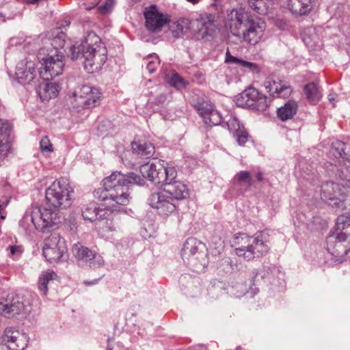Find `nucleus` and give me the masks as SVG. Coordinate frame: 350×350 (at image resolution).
<instances>
[{
	"instance_id": "nucleus-1",
	"label": "nucleus",
	"mask_w": 350,
	"mask_h": 350,
	"mask_svg": "<svg viewBox=\"0 0 350 350\" xmlns=\"http://www.w3.org/2000/svg\"><path fill=\"white\" fill-rule=\"evenodd\" d=\"M129 184L143 185L144 180L140 176L131 172L128 174L120 172H113L103 180V189L94 191V196L101 200L98 206L94 202H90L81 208V215L84 220L99 221L107 218V211H118L120 206H126L129 202Z\"/></svg>"
},
{
	"instance_id": "nucleus-2",
	"label": "nucleus",
	"mask_w": 350,
	"mask_h": 350,
	"mask_svg": "<svg viewBox=\"0 0 350 350\" xmlns=\"http://www.w3.org/2000/svg\"><path fill=\"white\" fill-rule=\"evenodd\" d=\"M227 26L232 35L239 40L255 45L263 36L265 23L252 16L245 8H237L228 14Z\"/></svg>"
},
{
	"instance_id": "nucleus-3",
	"label": "nucleus",
	"mask_w": 350,
	"mask_h": 350,
	"mask_svg": "<svg viewBox=\"0 0 350 350\" xmlns=\"http://www.w3.org/2000/svg\"><path fill=\"white\" fill-rule=\"evenodd\" d=\"M107 49L100 38L90 33L80 44L70 48V56L72 60L83 58L84 68L93 73L98 71L107 60Z\"/></svg>"
},
{
	"instance_id": "nucleus-4",
	"label": "nucleus",
	"mask_w": 350,
	"mask_h": 350,
	"mask_svg": "<svg viewBox=\"0 0 350 350\" xmlns=\"http://www.w3.org/2000/svg\"><path fill=\"white\" fill-rule=\"evenodd\" d=\"M327 250L333 256L347 252L350 244V215H341L336 219L334 231L326 239Z\"/></svg>"
},
{
	"instance_id": "nucleus-5",
	"label": "nucleus",
	"mask_w": 350,
	"mask_h": 350,
	"mask_svg": "<svg viewBox=\"0 0 350 350\" xmlns=\"http://www.w3.org/2000/svg\"><path fill=\"white\" fill-rule=\"evenodd\" d=\"M72 192V188L65 180L54 181L46 190V206L43 208L55 212L58 216L59 224L61 222V215L58 208H66L70 206V193Z\"/></svg>"
},
{
	"instance_id": "nucleus-6",
	"label": "nucleus",
	"mask_w": 350,
	"mask_h": 350,
	"mask_svg": "<svg viewBox=\"0 0 350 350\" xmlns=\"http://www.w3.org/2000/svg\"><path fill=\"white\" fill-rule=\"evenodd\" d=\"M58 224V216L55 212L35 207L30 215H25L21 219L19 226L25 233L31 232L33 228L45 232L49 228Z\"/></svg>"
},
{
	"instance_id": "nucleus-7",
	"label": "nucleus",
	"mask_w": 350,
	"mask_h": 350,
	"mask_svg": "<svg viewBox=\"0 0 350 350\" xmlns=\"http://www.w3.org/2000/svg\"><path fill=\"white\" fill-rule=\"evenodd\" d=\"M207 255L206 245L193 237L186 240L181 252L183 260L197 272L207 266Z\"/></svg>"
},
{
	"instance_id": "nucleus-8",
	"label": "nucleus",
	"mask_w": 350,
	"mask_h": 350,
	"mask_svg": "<svg viewBox=\"0 0 350 350\" xmlns=\"http://www.w3.org/2000/svg\"><path fill=\"white\" fill-rule=\"evenodd\" d=\"M139 172L144 178H148L155 185L162 186L166 181L174 180L177 177L175 167L161 160L147 162L142 165Z\"/></svg>"
},
{
	"instance_id": "nucleus-9",
	"label": "nucleus",
	"mask_w": 350,
	"mask_h": 350,
	"mask_svg": "<svg viewBox=\"0 0 350 350\" xmlns=\"http://www.w3.org/2000/svg\"><path fill=\"white\" fill-rule=\"evenodd\" d=\"M350 193L343 183L327 181L321 185V198L332 207L340 210L347 209L345 196Z\"/></svg>"
},
{
	"instance_id": "nucleus-10",
	"label": "nucleus",
	"mask_w": 350,
	"mask_h": 350,
	"mask_svg": "<svg viewBox=\"0 0 350 350\" xmlns=\"http://www.w3.org/2000/svg\"><path fill=\"white\" fill-rule=\"evenodd\" d=\"M64 55L57 48H53L46 57H42V67L39 73L40 77L44 81L53 79L55 77L60 75L64 67Z\"/></svg>"
},
{
	"instance_id": "nucleus-11",
	"label": "nucleus",
	"mask_w": 350,
	"mask_h": 350,
	"mask_svg": "<svg viewBox=\"0 0 350 350\" xmlns=\"http://www.w3.org/2000/svg\"><path fill=\"white\" fill-rule=\"evenodd\" d=\"M236 103L241 107H248L258 111H265L269 106L267 97L258 90L249 87L237 97Z\"/></svg>"
},
{
	"instance_id": "nucleus-12",
	"label": "nucleus",
	"mask_w": 350,
	"mask_h": 350,
	"mask_svg": "<svg viewBox=\"0 0 350 350\" xmlns=\"http://www.w3.org/2000/svg\"><path fill=\"white\" fill-rule=\"evenodd\" d=\"M148 201L151 207L157 209V213L164 217L174 213L178 206V202L163 189L152 191Z\"/></svg>"
},
{
	"instance_id": "nucleus-13",
	"label": "nucleus",
	"mask_w": 350,
	"mask_h": 350,
	"mask_svg": "<svg viewBox=\"0 0 350 350\" xmlns=\"http://www.w3.org/2000/svg\"><path fill=\"white\" fill-rule=\"evenodd\" d=\"M66 251L65 241L61 238L59 234H51L45 239L42 253L45 258L51 263L59 261Z\"/></svg>"
},
{
	"instance_id": "nucleus-14",
	"label": "nucleus",
	"mask_w": 350,
	"mask_h": 350,
	"mask_svg": "<svg viewBox=\"0 0 350 350\" xmlns=\"http://www.w3.org/2000/svg\"><path fill=\"white\" fill-rule=\"evenodd\" d=\"M31 311L29 303H25L23 297L9 295L3 301L0 302V314L5 317H13L16 315H27Z\"/></svg>"
},
{
	"instance_id": "nucleus-15",
	"label": "nucleus",
	"mask_w": 350,
	"mask_h": 350,
	"mask_svg": "<svg viewBox=\"0 0 350 350\" xmlns=\"http://www.w3.org/2000/svg\"><path fill=\"white\" fill-rule=\"evenodd\" d=\"M72 252L79 263L92 268H98L104 264V260L100 254L90 250L79 242L73 244Z\"/></svg>"
},
{
	"instance_id": "nucleus-16",
	"label": "nucleus",
	"mask_w": 350,
	"mask_h": 350,
	"mask_svg": "<svg viewBox=\"0 0 350 350\" xmlns=\"http://www.w3.org/2000/svg\"><path fill=\"white\" fill-rule=\"evenodd\" d=\"M215 16L211 13H201L191 22V29L198 38L212 36L215 30Z\"/></svg>"
},
{
	"instance_id": "nucleus-17",
	"label": "nucleus",
	"mask_w": 350,
	"mask_h": 350,
	"mask_svg": "<svg viewBox=\"0 0 350 350\" xmlns=\"http://www.w3.org/2000/svg\"><path fill=\"white\" fill-rule=\"evenodd\" d=\"M74 96L79 107L90 109L99 105L100 92L96 88L83 85L75 92Z\"/></svg>"
},
{
	"instance_id": "nucleus-18",
	"label": "nucleus",
	"mask_w": 350,
	"mask_h": 350,
	"mask_svg": "<svg viewBox=\"0 0 350 350\" xmlns=\"http://www.w3.org/2000/svg\"><path fill=\"white\" fill-rule=\"evenodd\" d=\"M144 16L146 29L153 33L160 31L163 25L168 22V18L159 12L156 5L145 8Z\"/></svg>"
},
{
	"instance_id": "nucleus-19",
	"label": "nucleus",
	"mask_w": 350,
	"mask_h": 350,
	"mask_svg": "<svg viewBox=\"0 0 350 350\" xmlns=\"http://www.w3.org/2000/svg\"><path fill=\"white\" fill-rule=\"evenodd\" d=\"M269 250L268 245L260 238L258 235L252 237L247 250H239V257H243L247 260H251L254 258H260L266 255Z\"/></svg>"
},
{
	"instance_id": "nucleus-20",
	"label": "nucleus",
	"mask_w": 350,
	"mask_h": 350,
	"mask_svg": "<svg viewBox=\"0 0 350 350\" xmlns=\"http://www.w3.org/2000/svg\"><path fill=\"white\" fill-rule=\"evenodd\" d=\"M36 73L35 63L27 59L20 61L16 67L15 75L20 83H29L35 78Z\"/></svg>"
},
{
	"instance_id": "nucleus-21",
	"label": "nucleus",
	"mask_w": 350,
	"mask_h": 350,
	"mask_svg": "<svg viewBox=\"0 0 350 350\" xmlns=\"http://www.w3.org/2000/svg\"><path fill=\"white\" fill-rule=\"evenodd\" d=\"M163 191L169 196H172L177 202L179 200L186 199L189 196L187 187L182 182L176 180V178L170 181H166Z\"/></svg>"
},
{
	"instance_id": "nucleus-22",
	"label": "nucleus",
	"mask_w": 350,
	"mask_h": 350,
	"mask_svg": "<svg viewBox=\"0 0 350 350\" xmlns=\"http://www.w3.org/2000/svg\"><path fill=\"white\" fill-rule=\"evenodd\" d=\"M228 129L240 146H244L248 140V133L236 117H230L227 121Z\"/></svg>"
},
{
	"instance_id": "nucleus-23",
	"label": "nucleus",
	"mask_w": 350,
	"mask_h": 350,
	"mask_svg": "<svg viewBox=\"0 0 350 350\" xmlns=\"http://www.w3.org/2000/svg\"><path fill=\"white\" fill-rule=\"evenodd\" d=\"M225 62L234 65L245 72L258 73L260 71L258 64L236 57L231 55L228 50L226 53Z\"/></svg>"
},
{
	"instance_id": "nucleus-24",
	"label": "nucleus",
	"mask_w": 350,
	"mask_h": 350,
	"mask_svg": "<svg viewBox=\"0 0 350 350\" xmlns=\"http://www.w3.org/2000/svg\"><path fill=\"white\" fill-rule=\"evenodd\" d=\"M319 0H289L290 11L299 16L308 14Z\"/></svg>"
},
{
	"instance_id": "nucleus-25",
	"label": "nucleus",
	"mask_w": 350,
	"mask_h": 350,
	"mask_svg": "<svg viewBox=\"0 0 350 350\" xmlns=\"http://www.w3.org/2000/svg\"><path fill=\"white\" fill-rule=\"evenodd\" d=\"M233 185L237 188L240 193H244L249 191L250 188L254 184L252 174L248 171H240L233 178Z\"/></svg>"
},
{
	"instance_id": "nucleus-26",
	"label": "nucleus",
	"mask_w": 350,
	"mask_h": 350,
	"mask_svg": "<svg viewBox=\"0 0 350 350\" xmlns=\"http://www.w3.org/2000/svg\"><path fill=\"white\" fill-rule=\"evenodd\" d=\"M7 337V347L9 350H24L27 346V336L23 333L12 332Z\"/></svg>"
},
{
	"instance_id": "nucleus-27",
	"label": "nucleus",
	"mask_w": 350,
	"mask_h": 350,
	"mask_svg": "<svg viewBox=\"0 0 350 350\" xmlns=\"http://www.w3.org/2000/svg\"><path fill=\"white\" fill-rule=\"evenodd\" d=\"M265 88L268 90L271 95L276 97L286 98L291 95L293 89L289 85H282L275 81H266L265 83Z\"/></svg>"
},
{
	"instance_id": "nucleus-28",
	"label": "nucleus",
	"mask_w": 350,
	"mask_h": 350,
	"mask_svg": "<svg viewBox=\"0 0 350 350\" xmlns=\"http://www.w3.org/2000/svg\"><path fill=\"white\" fill-rule=\"evenodd\" d=\"M336 169L335 176L338 177L345 185L350 189V161H339L338 165L333 167Z\"/></svg>"
},
{
	"instance_id": "nucleus-29",
	"label": "nucleus",
	"mask_w": 350,
	"mask_h": 350,
	"mask_svg": "<svg viewBox=\"0 0 350 350\" xmlns=\"http://www.w3.org/2000/svg\"><path fill=\"white\" fill-rule=\"evenodd\" d=\"M38 94L44 102L49 101L51 98H55L59 92V86L56 83H45L43 86H40Z\"/></svg>"
},
{
	"instance_id": "nucleus-30",
	"label": "nucleus",
	"mask_w": 350,
	"mask_h": 350,
	"mask_svg": "<svg viewBox=\"0 0 350 350\" xmlns=\"http://www.w3.org/2000/svg\"><path fill=\"white\" fill-rule=\"evenodd\" d=\"M133 150L139 157L150 158L154 153V146L151 143L138 142L131 144Z\"/></svg>"
},
{
	"instance_id": "nucleus-31",
	"label": "nucleus",
	"mask_w": 350,
	"mask_h": 350,
	"mask_svg": "<svg viewBox=\"0 0 350 350\" xmlns=\"http://www.w3.org/2000/svg\"><path fill=\"white\" fill-rule=\"evenodd\" d=\"M297 104L294 100L288 101L283 107L278 109V117L282 121L291 119L297 113Z\"/></svg>"
},
{
	"instance_id": "nucleus-32",
	"label": "nucleus",
	"mask_w": 350,
	"mask_h": 350,
	"mask_svg": "<svg viewBox=\"0 0 350 350\" xmlns=\"http://www.w3.org/2000/svg\"><path fill=\"white\" fill-rule=\"evenodd\" d=\"M10 129L8 122L0 121V161L4 159L8 152L9 146L3 142L9 136Z\"/></svg>"
},
{
	"instance_id": "nucleus-33",
	"label": "nucleus",
	"mask_w": 350,
	"mask_h": 350,
	"mask_svg": "<svg viewBox=\"0 0 350 350\" xmlns=\"http://www.w3.org/2000/svg\"><path fill=\"white\" fill-rule=\"evenodd\" d=\"M304 92L307 100L314 104L318 103L321 97L319 87L314 82L307 84L304 88Z\"/></svg>"
},
{
	"instance_id": "nucleus-34",
	"label": "nucleus",
	"mask_w": 350,
	"mask_h": 350,
	"mask_svg": "<svg viewBox=\"0 0 350 350\" xmlns=\"http://www.w3.org/2000/svg\"><path fill=\"white\" fill-rule=\"evenodd\" d=\"M252 237H250L245 233H239L234 235L232 243L235 246H239L236 247L234 250L235 254L238 256H239V253L238 252V250H247V248L250 243V239H252Z\"/></svg>"
},
{
	"instance_id": "nucleus-35",
	"label": "nucleus",
	"mask_w": 350,
	"mask_h": 350,
	"mask_svg": "<svg viewBox=\"0 0 350 350\" xmlns=\"http://www.w3.org/2000/svg\"><path fill=\"white\" fill-rule=\"evenodd\" d=\"M56 276V274L52 271H46L42 272L38 280V288L40 291L46 295L48 292V283Z\"/></svg>"
},
{
	"instance_id": "nucleus-36",
	"label": "nucleus",
	"mask_w": 350,
	"mask_h": 350,
	"mask_svg": "<svg viewBox=\"0 0 350 350\" xmlns=\"http://www.w3.org/2000/svg\"><path fill=\"white\" fill-rule=\"evenodd\" d=\"M195 108L203 119L215 109L211 103L204 100H198L195 105Z\"/></svg>"
},
{
	"instance_id": "nucleus-37",
	"label": "nucleus",
	"mask_w": 350,
	"mask_h": 350,
	"mask_svg": "<svg viewBox=\"0 0 350 350\" xmlns=\"http://www.w3.org/2000/svg\"><path fill=\"white\" fill-rule=\"evenodd\" d=\"M249 7L256 13L262 14L267 11L265 0H247Z\"/></svg>"
},
{
	"instance_id": "nucleus-38",
	"label": "nucleus",
	"mask_w": 350,
	"mask_h": 350,
	"mask_svg": "<svg viewBox=\"0 0 350 350\" xmlns=\"http://www.w3.org/2000/svg\"><path fill=\"white\" fill-rule=\"evenodd\" d=\"M203 120L204 123L209 126L218 125L221 122V117L217 110L213 109L212 112H211L208 116H205Z\"/></svg>"
},
{
	"instance_id": "nucleus-39",
	"label": "nucleus",
	"mask_w": 350,
	"mask_h": 350,
	"mask_svg": "<svg viewBox=\"0 0 350 350\" xmlns=\"http://www.w3.org/2000/svg\"><path fill=\"white\" fill-rule=\"evenodd\" d=\"M345 144L342 142H336L332 144V151L333 152V154L336 158L342 159L344 160L345 153Z\"/></svg>"
},
{
	"instance_id": "nucleus-40",
	"label": "nucleus",
	"mask_w": 350,
	"mask_h": 350,
	"mask_svg": "<svg viewBox=\"0 0 350 350\" xmlns=\"http://www.w3.org/2000/svg\"><path fill=\"white\" fill-rule=\"evenodd\" d=\"M106 216L107 218H103L102 219L100 226L99 224V221L97 222L96 225H98L99 228H101L103 232H109L116 230V226H114L113 221L108 218L109 214L107 212Z\"/></svg>"
},
{
	"instance_id": "nucleus-41",
	"label": "nucleus",
	"mask_w": 350,
	"mask_h": 350,
	"mask_svg": "<svg viewBox=\"0 0 350 350\" xmlns=\"http://www.w3.org/2000/svg\"><path fill=\"white\" fill-rule=\"evenodd\" d=\"M146 60H147L146 68H147L149 73L152 74L156 70L157 66H159V64L160 63L159 57L155 54H153V55H150L148 56L146 58Z\"/></svg>"
},
{
	"instance_id": "nucleus-42",
	"label": "nucleus",
	"mask_w": 350,
	"mask_h": 350,
	"mask_svg": "<svg viewBox=\"0 0 350 350\" xmlns=\"http://www.w3.org/2000/svg\"><path fill=\"white\" fill-rule=\"evenodd\" d=\"M170 84L175 87L177 89H180L182 88L185 87L186 82L184 81V79L180 77L179 75L177 73H175L172 75L171 79H170Z\"/></svg>"
},
{
	"instance_id": "nucleus-43",
	"label": "nucleus",
	"mask_w": 350,
	"mask_h": 350,
	"mask_svg": "<svg viewBox=\"0 0 350 350\" xmlns=\"http://www.w3.org/2000/svg\"><path fill=\"white\" fill-rule=\"evenodd\" d=\"M174 25H175L176 27V30H172L174 36L179 37L180 34L183 33V32L184 31V29L187 27V21L185 19L179 20L178 21L175 23Z\"/></svg>"
},
{
	"instance_id": "nucleus-44",
	"label": "nucleus",
	"mask_w": 350,
	"mask_h": 350,
	"mask_svg": "<svg viewBox=\"0 0 350 350\" xmlns=\"http://www.w3.org/2000/svg\"><path fill=\"white\" fill-rule=\"evenodd\" d=\"M40 149L42 152H51L52 144L48 137H43L40 142Z\"/></svg>"
},
{
	"instance_id": "nucleus-45",
	"label": "nucleus",
	"mask_w": 350,
	"mask_h": 350,
	"mask_svg": "<svg viewBox=\"0 0 350 350\" xmlns=\"http://www.w3.org/2000/svg\"><path fill=\"white\" fill-rule=\"evenodd\" d=\"M12 255H20L23 252L21 246L13 245L10 247Z\"/></svg>"
},
{
	"instance_id": "nucleus-46",
	"label": "nucleus",
	"mask_w": 350,
	"mask_h": 350,
	"mask_svg": "<svg viewBox=\"0 0 350 350\" xmlns=\"http://www.w3.org/2000/svg\"><path fill=\"white\" fill-rule=\"evenodd\" d=\"M167 100V96L164 94H159L156 98H155V104L157 105L163 104Z\"/></svg>"
},
{
	"instance_id": "nucleus-47",
	"label": "nucleus",
	"mask_w": 350,
	"mask_h": 350,
	"mask_svg": "<svg viewBox=\"0 0 350 350\" xmlns=\"http://www.w3.org/2000/svg\"><path fill=\"white\" fill-rule=\"evenodd\" d=\"M337 95L334 93L329 94L328 95V100L333 105L334 107L335 101L336 100Z\"/></svg>"
},
{
	"instance_id": "nucleus-48",
	"label": "nucleus",
	"mask_w": 350,
	"mask_h": 350,
	"mask_svg": "<svg viewBox=\"0 0 350 350\" xmlns=\"http://www.w3.org/2000/svg\"><path fill=\"white\" fill-rule=\"evenodd\" d=\"M254 176L256 178V180L258 182H261L264 179V174L262 172H258L256 174H254Z\"/></svg>"
},
{
	"instance_id": "nucleus-49",
	"label": "nucleus",
	"mask_w": 350,
	"mask_h": 350,
	"mask_svg": "<svg viewBox=\"0 0 350 350\" xmlns=\"http://www.w3.org/2000/svg\"><path fill=\"white\" fill-rule=\"evenodd\" d=\"M3 204H0V219H5V215L3 212Z\"/></svg>"
},
{
	"instance_id": "nucleus-50",
	"label": "nucleus",
	"mask_w": 350,
	"mask_h": 350,
	"mask_svg": "<svg viewBox=\"0 0 350 350\" xmlns=\"http://www.w3.org/2000/svg\"><path fill=\"white\" fill-rule=\"evenodd\" d=\"M99 9L101 10V11H105L106 10H107V5L105 4V5H100Z\"/></svg>"
},
{
	"instance_id": "nucleus-51",
	"label": "nucleus",
	"mask_w": 350,
	"mask_h": 350,
	"mask_svg": "<svg viewBox=\"0 0 350 350\" xmlns=\"http://www.w3.org/2000/svg\"><path fill=\"white\" fill-rule=\"evenodd\" d=\"M10 202L9 200H6L4 202H3L1 204H3V208L4 209L5 206L8 204Z\"/></svg>"
},
{
	"instance_id": "nucleus-52",
	"label": "nucleus",
	"mask_w": 350,
	"mask_h": 350,
	"mask_svg": "<svg viewBox=\"0 0 350 350\" xmlns=\"http://www.w3.org/2000/svg\"><path fill=\"white\" fill-rule=\"evenodd\" d=\"M10 202L9 200H6L4 202H3L1 204H3V208L4 209L5 206L8 204Z\"/></svg>"
},
{
	"instance_id": "nucleus-53",
	"label": "nucleus",
	"mask_w": 350,
	"mask_h": 350,
	"mask_svg": "<svg viewBox=\"0 0 350 350\" xmlns=\"http://www.w3.org/2000/svg\"><path fill=\"white\" fill-rule=\"evenodd\" d=\"M189 2H191L192 3H196L198 2L199 0H187Z\"/></svg>"
},
{
	"instance_id": "nucleus-54",
	"label": "nucleus",
	"mask_w": 350,
	"mask_h": 350,
	"mask_svg": "<svg viewBox=\"0 0 350 350\" xmlns=\"http://www.w3.org/2000/svg\"><path fill=\"white\" fill-rule=\"evenodd\" d=\"M304 41L306 42V44L309 45L310 44V42L309 41L307 40V39L306 38H304Z\"/></svg>"
},
{
	"instance_id": "nucleus-55",
	"label": "nucleus",
	"mask_w": 350,
	"mask_h": 350,
	"mask_svg": "<svg viewBox=\"0 0 350 350\" xmlns=\"http://www.w3.org/2000/svg\"><path fill=\"white\" fill-rule=\"evenodd\" d=\"M106 350H112V347H110L109 344H108L107 349Z\"/></svg>"
},
{
	"instance_id": "nucleus-56",
	"label": "nucleus",
	"mask_w": 350,
	"mask_h": 350,
	"mask_svg": "<svg viewBox=\"0 0 350 350\" xmlns=\"http://www.w3.org/2000/svg\"><path fill=\"white\" fill-rule=\"evenodd\" d=\"M85 283L86 284H88V285H90V284H92V282H85Z\"/></svg>"
},
{
	"instance_id": "nucleus-57",
	"label": "nucleus",
	"mask_w": 350,
	"mask_h": 350,
	"mask_svg": "<svg viewBox=\"0 0 350 350\" xmlns=\"http://www.w3.org/2000/svg\"><path fill=\"white\" fill-rule=\"evenodd\" d=\"M41 52L44 53V49H41L40 50V55H41Z\"/></svg>"
},
{
	"instance_id": "nucleus-58",
	"label": "nucleus",
	"mask_w": 350,
	"mask_h": 350,
	"mask_svg": "<svg viewBox=\"0 0 350 350\" xmlns=\"http://www.w3.org/2000/svg\"><path fill=\"white\" fill-rule=\"evenodd\" d=\"M253 274H254L255 276H256V275H257V272L254 271V272H253Z\"/></svg>"
},
{
	"instance_id": "nucleus-59",
	"label": "nucleus",
	"mask_w": 350,
	"mask_h": 350,
	"mask_svg": "<svg viewBox=\"0 0 350 350\" xmlns=\"http://www.w3.org/2000/svg\"><path fill=\"white\" fill-rule=\"evenodd\" d=\"M3 17L2 14L0 13V18Z\"/></svg>"
}]
</instances>
